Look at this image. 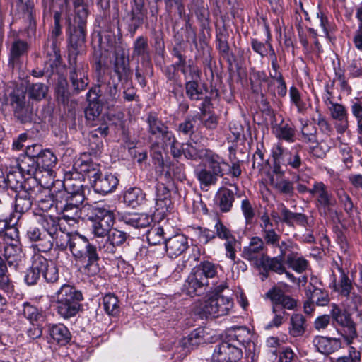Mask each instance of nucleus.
I'll list each match as a JSON object with an SVG mask.
<instances>
[{
  "instance_id": "f257e3e1",
  "label": "nucleus",
  "mask_w": 362,
  "mask_h": 362,
  "mask_svg": "<svg viewBox=\"0 0 362 362\" xmlns=\"http://www.w3.org/2000/svg\"><path fill=\"white\" fill-rule=\"evenodd\" d=\"M57 314L64 320H69L79 312L83 300L81 292L74 286L64 284L51 296Z\"/></svg>"
},
{
  "instance_id": "f03ea898",
  "label": "nucleus",
  "mask_w": 362,
  "mask_h": 362,
  "mask_svg": "<svg viewBox=\"0 0 362 362\" xmlns=\"http://www.w3.org/2000/svg\"><path fill=\"white\" fill-rule=\"evenodd\" d=\"M206 167L197 168L194 175L201 187H208L216 184L218 177H223L230 170V165L218 154L209 150L205 156Z\"/></svg>"
},
{
  "instance_id": "7ed1b4c3",
  "label": "nucleus",
  "mask_w": 362,
  "mask_h": 362,
  "mask_svg": "<svg viewBox=\"0 0 362 362\" xmlns=\"http://www.w3.org/2000/svg\"><path fill=\"white\" fill-rule=\"evenodd\" d=\"M77 240L73 242L72 255L76 261L82 262L83 268L90 275H94L99 271L100 259L97 247L89 240L79 234Z\"/></svg>"
},
{
  "instance_id": "20e7f679",
  "label": "nucleus",
  "mask_w": 362,
  "mask_h": 362,
  "mask_svg": "<svg viewBox=\"0 0 362 362\" xmlns=\"http://www.w3.org/2000/svg\"><path fill=\"white\" fill-rule=\"evenodd\" d=\"M98 98V94L95 89H91L87 93L89 104L85 110V116L91 126L97 127L91 133L92 136H97L99 133L100 136H105L108 134V127L105 115L102 113L103 105L95 100Z\"/></svg>"
},
{
  "instance_id": "39448f33",
  "label": "nucleus",
  "mask_w": 362,
  "mask_h": 362,
  "mask_svg": "<svg viewBox=\"0 0 362 362\" xmlns=\"http://www.w3.org/2000/svg\"><path fill=\"white\" fill-rule=\"evenodd\" d=\"M83 170L90 180L96 193L107 194L113 192L119 184V179L112 173L102 175L98 166L94 163L82 164Z\"/></svg>"
},
{
  "instance_id": "423d86ee",
  "label": "nucleus",
  "mask_w": 362,
  "mask_h": 362,
  "mask_svg": "<svg viewBox=\"0 0 362 362\" xmlns=\"http://www.w3.org/2000/svg\"><path fill=\"white\" fill-rule=\"evenodd\" d=\"M60 195L64 199L57 203V209L60 210L62 218L69 225H74L81 218V206L84 197L80 193H69L66 191L60 192Z\"/></svg>"
},
{
  "instance_id": "0eeeda50",
  "label": "nucleus",
  "mask_w": 362,
  "mask_h": 362,
  "mask_svg": "<svg viewBox=\"0 0 362 362\" xmlns=\"http://www.w3.org/2000/svg\"><path fill=\"white\" fill-rule=\"evenodd\" d=\"M94 216L89 219L92 222V233L97 237H105L112 230L115 223V211L110 207H95L94 209Z\"/></svg>"
},
{
  "instance_id": "6e6552de",
  "label": "nucleus",
  "mask_w": 362,
  "mask_h": 362,
  "mask_svg": "<svg viewBox=\"0 0 362 362\" xmlns=\"http://www.w3.org/2000/svg\"><path fill=\"white\" fill-rule=\"evenodd\" d=\"M233 305V302L230 298L215 295L201 305L199 313L206 318L218 317L227 315Z\"/></svg>"
},
{
  "instance_id": "1a4fd4ad",
  "label": "nucleus",
  "mask_w": 362,
  "mask_h": 362,
  "mask_svg": "<svg viewBox=\"0 0 362 362\" xmlns=\"http://www.w3.org/2000/svg\"><path fill=\"white\" fill-rule=\"evenodd\" d=\"M69 80L73 87V90L78 93L83 90L89 83L88 77V65L82 59L69 58Z\"/></svg>"
},
{
  "instance_id": "9d476101",
  "label": "nucleus",
  "mask_w": 362,
  "mask_h": 362,
  "mask_svg": "<svg viewBox=\"0 0 362 362\" xmlns=\"http://www.w3.org/2000/svg\"><path fill=\"white\" fill-rule=\"evenodd\" d=\"M331 306L330 316L332 322L344 328L342 336L346 344H351L353 339L357 337L356 324L352 320L351 314L335 303L332 304Z\"/></svg>"
},
{
  "instance_id": "9b49d317",
  "label": "nucleus",
  "mask_w": 362,
  "mask_h": 362,
  "mask_svg": "<svg viewBox=\"0 0 362 362\" xmlns=\"http://www.w3.org/2000/svg\"><path fill=\"white\" fill-rule=\"evenodd\" d=\"M302 146L300 144H296L290 149H285L281 142L275 144L272 148V153H275L279 163H283V165L289 166L293 169L298 170L303 165V161L300 152Z\"/></svg>"
},
{
  "instance_id": "f8f14e48",
  "label": "nucleus",
  "mask_w": 362,
  "mask_h": 362,
  "mask_svg": "<svg viewBox=\"0 0 362 362\" xmlns=\"http://www.w3.org/2000/svg\"><path fill=\"white\" fill-rule=\"evenodd\" d=\"M242 357L241 349L228 339L216 346L213 355V362H237Z\"/></svg>"
},
{
  "instance_id": "ddd939ff",
  "label": "nucleus",
  "mask_w": 362,
  "mask_h": 362,
  "mask_svg": "<svg viewBox=\"0 0 362 362\" xmlns=\"http://www.w3.org/2000/svg\"><path fill=\"white\" fill-rule=\"evenodd\" d=\"M309 193L316 198V204L318 209L325 214L329 213L331 209L335 206L336 201L328 187L322 182H315Z\"/></svg>"
},
{
  "instance_id": "4468645a",
  "label": "nucleus",
  "mask_w": 362,
  "mask_h": 362,
  "mask_svg": "<svg viewBox=\"0 0 362 362\" xmlns=\"http://www.w3.org/2000/svg\"><path fill=\"white\" fill-rule=\"evenodd\" d=\"M0 177L4 180V183L0 185V188H10L17 193L25 189H31V187L34 185L38 187V183L35 179L27 178L24 180L21 173L18 171L10 172L5 176L3 171L0 170Z\"/></svg>"
},
{
  "instance_id": "2eb2a0df",
  "label": "nucleus",
  "mask_w": 362,
  "mask_h": 362,
  "mask_svg": "<svg viewBox=\"0 0 362 362\" xmlns=\"http://www.w3.org/2000/svg\"><path fill=\"white\" fill-rule=\"evenodd\" d=\"M114 72L117 76V82L113 81L112 83L108 82L109 94L112 98H115L117 94V87L118 82L127 81L131 76V71L129 67V60L124 53L117 54L114 65Z\"/></svg>"
},
{
  "instance_id": "dca6fc26",
  "label": "nucleus",
  "mask_w": 362,
  "mask_h": 362,
  "mask_svg": "<svg viewBox=\"0 0 362 362\" xmlns=\"http://www.w3.org/2000/svg\"><path fill=\"white\" fill-rule=\"evenodd\" d=\"M10 104L21 122H25L30 118L32 109L25 101V93L23 90L16 88L10 93Z\"/></svg>"
},
{
  "instance_id": "f3484780",
  "label": "nucleus",
  "mask_w": 362,
  "mask_h": 362,
  "mask_svg": "<svg viewBox=\"0 0 362 362\" xmlns=\"http://www.w3.org/2000/svg\"><path fill=\"white\" fill-rule=\"evenodd\" d=\"M264 244L266 243L262 237L254 236L251 238L249 245L243 247V257L258 267L263 257L267 256L264 252Z\"/></svg>"
},
{
  "instance_id": "a211bd4d",
  "label": "nucleus",
  "mask_w": 362,
  "mask_h": 362,
  "mask_svg": "<svg viewBox=\"0 0 362 362\" xmlns=\"http://www.w3.org/2000/svg\"><path fill=\"white\" fill-rule=\"evenodd\" d=\"M77 23V26L74 28L70 34L69 58H78L84 51L86 25H84L83 22Z\"/></svg>"
},
{
  "instance_id": "6ab92c4d",
  "label": "nucleus",
  "mask_w": 362,
  "mask_h": 362,
  "mask_svg": "<svg viewBox=\"0 0 362 362\" xmlns=\"http://www.w3.org/2000/svg\"><path fill=\"white\" fill-rule=\"evenodd\" d=\"M147 123L148 126V131L151 138L154 137L158 141H160L162 144L172 138L173 133L157 117L152 115H148Z\"/></svg>"
},
{
  "instance_id": "aec40b11",
  "label": "nucleus",
  "mask_w": 362,
  "mask_h": 362,
  "mask_svg": "<svg viewBox=\"0 0 362 362\" xmlns=\"http://www.w3.org/2000/svg\"><path fill=\"white\" fill-rule=\"evenodd\" d=\"M205 330L199 327L193 330L187 337H183L179 343L182 349V355L186 356L192 349L197 348L199 345L206 343Z\"/></svg>"
},
{
  "instance_id": "412c9836",
  "label": "nucleus",
  "mask_w": 362,
  "mask_h": 362,
  "mask_svg": "<svg viewBox=\"0 0 362 362\" xmlns=\"http://www.w3.org/2000/svg\"><path fill=\"white\" fill-rule=\"evenodd\" d=\"M208 286L205 279L198 276L197 273L192 269L183 285V291L188 296H200Z\"/></svg>"
},
{
  "instance_id": "4be33fe9",
  "label": "nucleus",
  "mask_w": 362,
  "mask_h": 362,
  "mask_svg": "<svg viewBox=\"0 0 362 362\" xmlns=\"http://www.w3.org/2000/svg\"><path fill=\"white\" fill-rule=\"evenodd\" d=\"M165 244L166 252L171 258L177 257L189 247L188 239L182 234H177L165 239Z\"/></svg>"
},
{
  "instance_id": "5701e85b",
  "label": "nucleus",
  "mask_w": 362,
  "mask_h": 362,
  "mask_svg": "<svg viewBox=\"0 0 362 362\" xmlns=\"http://www.w3.org/2000/svg\"><path fill=\"white\" fill-rule=\"evenodd\" d=\"M267 296L272 302V306H276L283 310H293L297 305V302L291 296L286 295L282 290L273 288L267 293Z\"/></svg>"
},
{
  "instance_id": "b1692460",
  "label": "nucleus",
  "mask_w": 362,
  "mask_h": 362,
  "mask_svg": "<svg viewBox=\"0 0 362 362\" xmlns=\"http://www.w3.org/2000/svg\"><path fill=\"white\" fill-rule=\"evenodd\" d=\"M252 334L245 327H236L229 329L226 332V339L231 343L240 345L245 348L249 347L252 342Z\"/></svg>"
},
{
  "instance_id": "393cba45",
  "label": "nucleus",
  "mask_w": 362,
  "mask_h": 362,
  "mask_svg": "<svg viewBox=\"0 0 362 362\" xmlns=\"http://www.w3.org/2000/svg\"><path fill=\"white\" fill-rule=\"evenodd\" d=\"M259 219L261 235L266 245H276L279 234L274 228V223L272 221L269 215L267 212H264L260 216Z\"/></svg>"
},
{
  "instance_id": "a878e982",
  "label": "nucleus",
  "mask_w": 362,
  "mask_h": 362,
  "mask_svg": "<svg viewBox=\"0 0 362 362\" xmlns=\"http://www.w3.org/2000/svg\"><path fill=\"white\" fill-rule=\"evenodd\" d=\"M277 209L283 215V223L289 227H294L296 224L306 227L308 224V217L301 213H295L289 210L283 203L278 204Z\"/></svg>"
},
{
  "instance_id": "bb28decb",
  "label": "nucleus",
  "mask_w": 362,
  "mask_h": 362,
  "mask_svg": "<svg viewBox=\"0 0 362 362\" xmlns=\"http://www.w3.org/2000/svg\"><path fill=\"white\" fill-rule=\"evenodd\" d=\"M313 343L319 352L325 355L334 353L341 347V341L339 338L317 336Z\"/></svg>"
},
{
  "instance_id": "cd10ccee",
  "label": "nucleus",
  "mask_w": 362,
  "mask_h": 362,
  "mask_svg": "<svg viewBox=\"0 0 362 362\" xmlns=\"http://www.w3.org/2000/svg\"><path fill=\"white\" fill-rule=\"evenodd\" d=\"M272 132L275 136L288 143H293L296 140V129L292 123L282 119L280 123L272 127Z\"/></svg>"
},
{
  "instance_id": "c85d7f7f",
  "label": "nucleus",
  "mask_w": 362,
  "mask_h": 362,
  "mask_svg": "<svg viewBox=\"0 0 362 362\" xmlns=\"http://www.w3.org/2000/svg\"><path fill=\"white\" fill-rule=\"evenodd\" d=\"M332 118L340 123L337 126V130L339 133H344L348 128V114L344 105L335 103L327 107Z\"/></svg>"
},
{
  "instance_id": "c756f323",
  "label": "nucleus",
  "mask_w": 362,
  "mask_h": 362,
  "mask_svg": "<svg viewBox=\"0 0 362 362\" xmlns=\"http://www.w3.org/2000/svg\"><path fill=\"white\" fill-rule=\"evenodd\" d=\"M121 220L132 228H144L150 226L153 217L145 213H134L123 215Z\"/></svg>"
},
{
  "instance_id": "7c9ffc66",
  "label": "nucleus",
  "mask_w": 362,
  "mask_h": 362,
  "mask_svg": "<svg viewBox=\"0 0 362 362\" xmlns=\"http://www.w3.org/2000/svg\"><path fill=\"white\" fill-rule=\"evenodd\" d=\"M32 186L31 189L19 191L16 196L15 211L21 214L28 211L33 204V194L35 187Z\"/></svg>"
},
{
  "instance_id": "2f4dec72",
  "label": "nucleus",
  "mask_w": 362,
  "mask_h": 362,
  "mask_svg": "<svg viewBox=\"0 0 362 362\" xmlns=\"http://www.w3.org/2000/svg\"><path fill=\"white\" fill-rule=\"evenodd\" d=\"M47 329L50 337L60 345H66L71 340V333L63 324H49Z\"/></svg>"
},
{
  "instance_id": "473e14b6",
  "label": "nucleus",
  "mask_w": 362,
  "mask_h": 362,
  "mask_svg": "<svg viewBox=\"0 0 362 362\" xmlns=\"http://www.w3.org/2000/svg\"><path fill=\"white\" fill-rule=\"evenodd\" d=\"M263 82L267 83L268 91L271 92L272 95H275V91L272 88L274 82L270 78L269 76H268L264 71H254L251 78V86L254 93H260L261 95H263L259 87L260 84Z\"/></svg>"
},
{
  "instance_id": "72a5a7b5",
  "label": "nucleus",
  "mask_w": 362,
  "mask_h": 362,
  "mask_svg": "<svg viewBox=\"0 0 362 362\" xmlns=\"http://www.w3.org/2000/svg\"><path fill=\"white\" fill-rule=\"evenodd\" d=\"M337 268L340 273V276L338 280L335 277L334 278L332 288L334 291L338 292L341 296H348L353 288L352 282L341 267L337 265Z\"/></svg>"
},
{
  "instance_id": "f704fd0d",
  "label": "nucleus",
  "mask_w": 362,
  "mask_h": 362,
  "mask_svg": "<svg viewBox=\"0 0 362 362\" xmlns=\"http://www.w3.org/2000/svg\"><path fill=\"white\" fill-rule=\"evenodd\" d=\"M269 184L279 194L287 197H292L294 194L295 188L293 182L286 177L280 178L269 177Z\"/></svg>"
},
{
  "instance_id": "c9c22d12",
  "label": "nucleus",
  "mask_w": 362,
  "mask_h": 362,
  "mask_svg": "<svg viewBox=\"0 0 362 362\" xmlns=\"http://www.w3.org/2000/svg\"><path fill=\"white\" fill-rule=\"evenodd\" d=\"M216 203L222 212L230 211L235 200V195L232 190L227 188H221L216 194Z\"/></svg>"
},
{
  "instance_id": "e433bc0d",
  "label": "nucleus",
  "mask_w": 362,
  "mask_h": 362,
  "mask_svg": "<svg viewBox=\"0 0 362 362\" xmlns=\"http://www.w3.org/2000/svg\"><path fill=\"white\" fill-rule=\"evenodd\" d=\"M258 267H262L266 272L272 271L278 274H283L286 272L284 260L281 257H270L267 255L264 256Z\"/></svg>"
},
{
  "instance_id": "4c0bfd02",
  "label": "nucleus",
  "mask_w": 362,
  "mask_h": 362,
  "mask_svg": "<svg viewBox=\"0 0 362 362\" xmlns=\"http://www.w3.org/2000/svg\"><path fill=\"white\" fill-rule=\"evenodd\" d=\"M305 294L307 298L315 302L317 305L325 306L329 302L328 292L320 288L309 285L306 289Z\"/></svg>"
},
{
  "instance_id": "58836bf2",
  "label": "nucleus",
  "mask_w": 362,
  "mask_h": 362,
  "mask_svg": "<svg viewBox=\"0 0 362 362\" xmlns=\"http://www.w3.org/2000/svg\"><path fill=\"white\" fill-rule=\"evenodd\" d=\"M78 233L71 234L58 230L56 234H54V242L56 247L59 250L64 251L69 248L72 253L73 242L77 240L76 238H78Z\"/></svg>"
},
{
  "instance_id": "ea45409f",
  "label": "nucleus",
  "mask_w": 362,
  "mask_h": 362,
  "mask_svg": "<svg viewBox=\"0 0 362 362\" xmlns=\"http://www.w3.org/2000/svg\"><path fill=\"white\" fill-rule=\"evenodd\" d=\"M218 265L209 261L201 262L199 265L195 266L192 269L197 273L202 279H205L207 284H209V279L215 277L218 274Z\"/></svg>"
},
{
  "instance_id": "a19ab883",
  "label": "nucleus",
  "mask_w": 362,
  "mask_h": 362,
  "mask_svg": "<svg viewBox=\"0 0 362 362\" xmlns=\"http://www.w3.org/2000/svg\"><path fill=\"white\" fill-rule=\"evenodd\" d=\"M40 255H35L33 257L32 265L28 268L24 276V281L28 286H33L37 284L40 278L42 262H40Z\"/></svg>"
},
{
  "instance_id": "79ce46f5",
  "label": "nucleus",
  "mask_w": 362,
  "mask_h": 362,
  "mask_svg": "<svg viewBox=\"0 0 362 362\" xmlns=\"http://www.w3.org/2000/svg\"><path fill=\"white\" fill-rule=\"evenodd\" d=\"M144 0H133L131 4L132 32L134 33L136 29L142 24L144 13Z\"/></svg>"
},
{
  "instance_id": "37998d69",
  "label": "nucleus",
  "mask_w": 362,
  "mask_h": 362,
  "mask_svg": "<svg viewBox=\"0 0 362 362\" xmlns=\"http://www.w3.org/2000/svg\"><path fill=\"white\" fill-rule=\"evenodd\" d=\"M307 328L305 317L298 313L293 314L290 320L289 334L293 337L303 335Z\"/></svg>"
},
{
  "instance_id": "c03bdc74",
  "label": "nucleus",
  "mask_w": 362,
  "mask_h": 362,
  "mask_svg": "<svg viewBox=\"0 0 362 362\" xmlns=\"http://www.w3.org/2000/svg\"><path fill=\"white\" fill-rule=\"evenodd\" d=\"M209 150L200 146L197 143L183 144V155L187 159L197 160L204 158Z\"/></svg>"
},
{
  "instance_id": "a18cd8bd",
  "label": "nucleus",
  "mask_w": 362,
  "mask_h": 362,
  "mask_svg": "<svg viewBox=\"0 0 362 362\" xmlns=\"http://www.w3.org/2000/svg\"><path fill=\"white\" fill-rule=\"evenodd\" d=\"M40 262H42L41 274L48 283H54L59 279L58 268L54 263H49L48 260L40 255Z\"/></svg>"
},
{
  "instance_id": "49530a36",
  "label": "nucleus",
  "mask_w": 362,
  "mask_h": 362,
  "mask_svg": "<svg viewBox=\"0 0 362 362\" xmlns=\"http://www.w3.org/2000/svg\"><path fill=\"white\" fill-rule=\"evenodd\" d=\"M38 225L47 232V234L54 237V234L58 231L59 220L57 218L49 215H40L35 218Z\"/></svg>"
},
{
  "instance_id": "de8ad7c7",
  "label": "nucleus",
  "mask_w": 362,
  "mask_h": 362,
  "mask_svg": "<svg viewBox=\"0 0 362 362\" xmlns=\"http://www.w3.org/2000/svg\"><path fill=\"white\" fill-rule=\"evenodd\" d=\"M0 288L7 295L14 293V284L9 278L7 265L2 257L0 256Z\"/></svg>"
},
{
  "instance_id": "09e8293b",
  "label": "nucleus",
  "mask_w": 362,
  "mask_h": 362,
  "mask_svg": "<svg viewBox=\"0 0 362 362\" xmlns=\"http://www.w3.org/2000/svg\"><path fill=\"white\" fill-rule=\"evenodd\" d=\"M123 198L127 205L132 208H136L144 201L145 194L140 188L130 187L125 191Z\"/></svg>"
},
{
  "instance_id": "8fccbe9b",
  "label": "nucleus",
  "mask_w": 362,
  "mask_h": 362,
  "mask_svg": "<svg viewBox=\"0 0 362 362\" xmlns=\"http://www.w3.org/2000/svg\"><path fill=\"white\" fill-rule=\"evenodd\" d=\"M199 81H187L185 84V93L192 101L202 100L204 98V86L199 83Z\"/></svg>"
},
{
  "instance_id": "3c124183",
  "label": "nucleus",
  "mask_w": 362,
  "mask_h": 362,
  "mask_svg": "<svg viewBox=\"0 0 362 362\" xmlns=\"http://www.w3.org/2000/svg\"><path fill=\"white\" fill-rule=\"evenodd\" d=\"M37 163L41 172L45 170L49 174L57 163V157L49 150H43L40 156H38Z\"/></svg>"
},
{
  "instance_id": "603ef678",
  "label": "nucleus",
  "mask_w": 362,
  "mask_h": 362,
  "mask_svg": "<svg viewBox=\"0 0 362 362\" xmlns=\"http://www.w3.org/2000/svg\"><path fill=\"white\" fill-rule=\"evenodd\" d=\"M19 168L23 173L30 175V178L35 179L38 183V173H40L41 170H40L37 159L24 157L19 163Z\"/></svg>"
},
{
  "instance_id": "864d4df0",
  "label": "nucleus",
  "mask_w": 362,
  "mask_h": 362,
  "mask_svg": "<svg viewBox=\"0 0 362 362\" xmlns=\"http://www.w3.org/2000/svg\"><path fill=\"white\" fill-rule=\"evenodd\" d=\"M286 263L289 267L298 274L304 272L308 267V260L301 256H298L294 252L288 254Z\"/></svg>"
},
{
  "instance_id": "5fc2aeb1",
  "label": "nucleus",
  "mask_w": 362,
  "mask_h": 362,
  "mask_svg": "<svg viewBox=\"0 0 362 362\" xmlns=\"http://www.w3.org/2000/svg\"><path fill=\"white\" fill-rule=\"evenodd\" d=\"M105 312L111 316H117L120 313V305L117 297L112 293L106 294L103 298Z\"/></svg>"
},
{
  "instance_id": "6e6d98bb",
  "label": "nucleus",
  "mask_w": 362,
  "mask_h": 362,
  "mask_svg": "<svg viewBox=\"0 0 362 362\" xmlns=\"http://www.w3.org/2000/svg\"><path fill=\"white\" fill-rule=\"evenodd\" d=\"M48 86L44 83H32L27 88L28 98L29 99L36 102L41 101L45 98L48 92Z\"/></svg>"
},
{
  "instance_id": "4d7b16f0",
  "label": "nucleus",
  "mask_w": 362,
  "mask_h": 362,
  "mask_svg": "<svg viewBox=\"0 0 362 362\" xmlns=\"http://www.w3.org/2000/svg\"><path fill=\"white\" fill-rule=\"evenodd\" d=\"M54 238L52 235L44 233L33 247L40 252H48L53 247Z\"/></svg>"
},
{
  "instance_id": "13d9d810",
  "label": "nucleus",
  "mask_w": 362,
  "mask_h": 362,
  "mask_svg": "<svg viewBox=\"0 0 362 362\" xmlns=\"http://www.w3.org/2000/svg\"><path fill=\"white\" fill-rule=\"evenodd\" d=\"M23 315L31 323L40 322L44 320L42 311L30 304L24 305Z\"/></svg>"
},
{
  "instance_id": "bf43d9fd",
  "label": "nucleus",
  "mask_w": 362,
  "mask_h": 362,
  "mask_svg": "<svg viewBox=\"0 0 362 362\" xmlns=\"http://www.w3.org/2000/svg\"><path fill=\"white\" fill-rule=\"evenodd\" d=\"M183 74L185 81H199L200 70L197 66L193 64L192 61L189 60L186 66L180 69Z\"/></svg>"
},
{
  "instance_id": "052dcab7",
  "label": "nucleus",
  "mask_w": 362,
  "mask_h": 362,
  "mask_svg": "<svg viewBox=\"0 0 362 362\" xmlns=\"http://www.w3.org/2000/svg\"><path fill=\"white\" fill-rule=\"evenodd\" d=\"M272 313L274 317L272 320L265 326L267 329H271L274 327H280L283 322L284 317L287 313L282 308H279L276 306H272Z\"/></svg>"
},
{
  "instance_id": "680f3d73",
  "label": "nucleus",
  "mask_w": 362,
  "mask_h": 362,
  "mask_svg": "<svg viewBox=\"0 0 362 362\" xmlns=\"http://www.w3.org/2000/svg\"><path fill=\"white\" fill-rule=\"evenodd\" d=\"M291 102L296 107L299 113H303L306 110L305 103L301 98V95L296 86H291L289 89Z\"/></svg>"
},
{
  "instance_id": "e2e57ef3",
  "label": "nucleus",
  "mask_w": 362,
  "mask_h": 362,
  "mask_svg": "<svg viewBox=\"0 0 362 362\" xmlns=\"http://www.w3.org/2000/svg\"><path fill=\"white\" fill-rule=\"evenodd\" d=\"M214 230L215 238L218 237L221 240H226L235 237L231 230L219 218L216 220Z\"/></svg>"
},
{
  "instance_id": "0e129e2a",
  "label": "nucleus",
  "mask_w": 362,
  "mask_h": 362,
  "mask_svg": "<svg viewBox=\"0 0 362 362\" xmlns=\"http://www.w3.org/2000/svg\"><path fill=\"white\" fill-rule=\"evenodd\" d=\"M356 17L359 21L358 28L355 32L353 42L355 47L362 51V8L358 7L356 10Z\"/></svg>"
},
{
  "instance_id": "69168bd1",
  "label": "nucleus",
  "mask_w": 362,
  "mask_h": 362,
  "mask_svg": "<svg viewBox=\"0 0 362 362\" xmlns=\"http://www.w3.org/2000/svg\"><path fill=\"white\" fill-rule=\"evenodd\" d=\"M56 94L57 99L63 103L68 101L69 97V91L67 88V81L66 78H60L58 80L56 87Z\"/></svg>"
},
{
  "instance_id": "338daca9",
  "label": "nucleus",
  "mask_w": 362,
  "mask_h": 362,
  "mask_svg": "<svg viewBox=\"0 0 362 362\" xmlns=\"http://www.w3.org/2000/svg\"><path fill=\"white\" fill-rule=\"evenodd\" d=\"M28 45L26 42L18 40L13 43L11 49V60L13 62L21 55L27 52Z\"/></svg>"
},
{
  "instance_id": "774afa93",
  "label": "nucleus",
  "mask_w": 362,
  "mask_h": 362,
  "mask_svg": "<svg viewBox=\"0 0 362 362\" xmlns=\"http://www.w3.org/2000/svg\"><path fill=\"white\" fill-rule=\"evenodd\" d=\"M164 239V230L161 227L152 228L147 233V240L151 245L160 243Z\"/></svg>"
}]
</instances>
